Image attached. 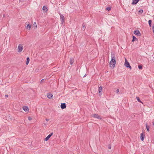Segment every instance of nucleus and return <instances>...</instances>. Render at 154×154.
<instances>
[{
    "label": "nucleus",
    "mask_w": 154,
    "mask_h": 154,
    "mask_svg": "<svg viewBox=\"0 0 154 154\" xmlns=\"http://www.w3.org/2000/svg\"><path fill=\"white\" fill-rule=\"evenodd\" d=\"M111 60L109 62V65L111 67L113 68L116 65V57L113 54H111Z\"/></svg>",
    "instance_id": "nucleus-1"
},
{
    "label": "nucleus",
    "mask_w": 154,
    "mask_h": 154,
    "mask_svg": "<svg viewBox=\"0 0 154 154\" xmlns=\"http://www.w3.org/2000/svg\"><path fill=\"white\" fill-rule=\"evenodd\" d=\"M125 66L127 68H129L130 69H131V67L130 66L129 63L128 61L126 58H125V63L124 64Z\"/></svg>",
    "instance_id": "nucleus-2"
},
{
    "label": "nucleus",
    "mask_w": 154,
    "mask_h": 154,
    "mask_svg": "<svg viewBox=\"0 0 154 154\" xmlns=\"http://www.w3.org/2000/svg\"><path fill=\"white\" fill-rule=\"evenodd\" d=\"M23 46L22 44H20L18 47L17 51L18 52L20 53L22 52L23 50Z\"/></svg>",
    "instance_id": "nucleus-3"
},
{
    "label": "nucleus",
    "mask_w": 154,
    "mask_h": 154,
    "mask_svg": "<svg viewBox=\"0 0 154 154\" xmlns=\"http://www.w3.org/2000/svg\"><path fill=\"white\" fill-rule=\"evenodd\" d=\"M59 14L60 16V20L61 24H62L64 22V17L63 15L61 14L60 13H59Z\"/></svg>",
    "instance_id": "nucleus-4"
},
{
    "label": "nucleus",
    "mask_w": 154,
    "mask_h": 154,
    "mask_svg": "<svg viewBox=\"0 0 154 154\" xmlns=\"http://www.w3.org/2000/svg\"><path fill=\"white\" fill-rule=\"evenodd\" d=\"M93 116L96 118L98 119H101V118L100 116H99L97 114H94L93 115Z\"/></svg>",
    "instance_id": "nucleus-5"
},
{
    "label": "nucleus",
    "mask_w": 154,
    "mask_h": 154,
    "mask_svg": "<svg viewBox=\"0 0 154 154\" xmlns=\"http://www.w3.org/2000/svg\"><path fill=\"white\" fill-rule=\"evenodd\" d=\"M134 34L137 35L138 36H140L141 35V33L139 31L137 30H135L134 32Z\"/></svg>",
    "instance_id": "nucleus-6"
},
{
    "label": "nucleus",
    "mask_w": 154,
    "mask_h": 154,
    "mask_svg": "<svg viewBox=\"0 0 154 154\" xmlns=\"http://www.w3.org/2000/svg\"><path fill=\"white\" fill-rule=\"evenodd\" d=\"M53 132H52L51 133V134L48 135L47 137L45 138V140L46 141H47L50 138L51 136L53 134Z\"/></svg>",
    "instance_id": "nucleus-7"
},
{
    "label": "nucleus",
    "mask_w": 154,
    "mask_h": 154,
    "mask_svg": "<svg viewBox=\"0 0 154 154\" xmlns=\"http://www.w3.org/2000/svg\"><path fill=\"white\" fill-rule=\"evenodd\" d=\"M47 97L49 99H52L53 97V95L51 93H49L47 94Z\"/></svg>",
    "instance_id": "nucleus-8"
},
{
    "label": "nucleus",
    "mask_w": 154,
    "mask_h": 154,
    "mask_svg": "<svg viewBox=\"0 0 154 154\" xmlns=\"http://www.w3.org/2000/svg\"><path fill=\"white\" fill-rule=\"evenodd\" d=\"M61 108L62 109H63L65 108L66 107V105L65 103H62L61 104Z\"/></svg>",
    "instance_id": "nucleus-9"
},
{
    "label": "nucleus",
    "mask_w": 154,
    "mask_h": 154,
    "mask_svg": "<svg viewBox=\"0 0 154 154\" xmlns=\"http://www.w3.org/2000/svg\"><path fill=\"white\" fill-rule=\"evenodd\" d=\"M145 137V135H143V133H142L140 134V139L142 141H143Z\"/></svg>",
    "instance_id": "nucleus-10"
},
{
    "label": "nucleus",
    "mask_w": 154,
    "mask_h": 154,
    "mask_svg": "<svg viewBox=\"0 0 154 154\" xmlns=\"http://www.w3.org/2000/svg\"><path fill=\"white\" fill-rule=\"evenodd\" d=\"M140 1V0H133V2L132 3V5H136L138 2Z\"/></svg>",
    "instance_id": "nucleus-11"
},
{
    "label": "nucleus",
    "mask_w": 154,
    "mask_h": 154,
    "mask_svg": "<svg viewBox=\"0 0 154 154\" xmlns=\"http://www.w3.org/2000/svg\"><path fill=\"white\" fill-rule=\"evenodd\" d=\"M98 91L99 93L102 94V87L101 86H100L99 88Z\"/></svg>",
    "instance_id": "nucleus-12"
},
{
    "label": "nucleus",
    "mask_w": 154,
    "mask_h": 154,
    "mask_svg": "<svg viewBox=\"0 0 154 154\" xmlns=\"http://www.w3.org/2000/svg\"><path fill=\"white\" fill-rule=\"evenodd\" d=\"M23 110L26 112H27L29 110L28 107L27 106H24L23 107Z\"/></svg>",
    "instance_id": "nucleus-13"
},
{
    "label": "nucleus",
    "mask_w": 154,
    "mask_h": 154,
    "mask_svg": "<svg viewBox=\"0 0 154 154\" xmlns=\"http://www.w3.org/2000/svg\"><path fill=\"white\" fill-rule=\"evenodd\" d=\"M69 62L70 64L72 65L73 64L74 62V59L72 58H70Z\"/></svg>",
    "instance_id": "nucleus-14"
},
{
    "label": "nucleus",
    "mask_w": 154,
    "mask_h": 154,
    "mask_svg": "<svg viewBox=\"0 0 154 154\" xmlns=\"http://www.w3.org/2000/svg\"><path fill=\"white\" fill-rule=\"evenodd\" d=\"M145 125L147 131H149V126L148 125L147 123H146Z\"/></svg>",
    "instance_id": "nucleus-15"
},
{
    "label": "nucleus",
    "mask_w": 154,
    "mask_h": 154,
    "mask_svg": "<svg viewBox=\"0 0 154 154\" xmlns=\"http://www.w3.org/2000/svg\"><path fill=\"white\" fill-rule=\"evenodd\" d=\"M42 10L45 11H48V9L45 6H43L42 8Z\"/></svg>",
    "instance_id": "nucleus-16"
},
{
    "label": "nucleus",
    "mask_w": 154,
    "mask_h": 154,
    "mask_svg": "<svg viewBox=\"0 0 154 154\" xmlns=\"http://www.w3.org/2000/svg\"><path fill=\"white\" fill-rule=\"evenodd\" d=\"M85 25L84 24V23H83L82 26V30H85Z\"/></svg>",
    "instance_id": "nucleus-17"
},
{
    "label": "nucleus",
    "mask_w": 154,
    "mask_h": 154,
    "mask_svg": "<svg viewBox=\"0 0 154 154\" xmlns=\"http://www.w3.org/2000/svg\"><path fill=\"white\" fill-rule=\"evenodd\" d=\"M29 57H28L26 59V65H28L29 63Z\"/></svg>",
    "instance_id": "nucleus-18"
},
{
    "label": "nucleus",
    "mask_w": 154,
    "mask_h": 154,
    "mask_svg": "<svg viewBox=\"0 0 154 154\" xmlns=\"http://www.w3.org/2000/svg\"><path fill=\"white\" fill-rule=\"evenodd\" d=\"M31 27V26L29 24H28L26 26V28L28 29H29L30 30Z\"/></svg>",
    "instance_id": "nucleus-19"
},
{
    "label": "nucleus",
    "mask_w": 154,
    "mask_h": 154,
    "mask_svg": "<svg viewBox=\"0 0 154 154\" xmlns=\"http://www.w3.org/2000/svg\"><path fill=\"white\" fill-rule=\"evenodd\" d=\"M137 39L136 38V37H135L134 36H133V39L132 40V42H134L135 41H137Z\"/></svg>",
    "instance_id": "nucleus-20"
},
{
    "label": "nucleus",
    "mask_w": 154,
    "mask_h": 154,
    "mask_svg": "<svg viewBox=\"0 0 154 154\" xmlns=\"http://www.w3.org/2000/svg\"><path fill=\"white\" fill-rule=\"evenodd\" d=\"M136 98L137 99V100L138 101V102H139L141 103H142V102L140 100L139 97H136Z\"/></svg>",
    "instance_id": "nucleus-21"
},
{
    "label": "nucleus",
    "mask_w": 154,
    "mask_h": 154,
    "mask_svg": "<svg viewBox=\"0 0 154 154\" xmlns=\"http://www.w3.org/2000/svg\"><path fill=\"white\" fill-rule=\"evenodd\" d=\"M148 23L149 26L151 27V24L152 23V20H149L148 21Z\"/></svg>",
    "instance_id": "nucleus-22"
},
{
    "label": "nucleus",
    "mask_w": 154,
    "mask_h": 154,
    "mask_svg": "<svg viewBox=\"0 0 154 154\" xmlns=\"http://www.w3.org/2000/svg\"><path fill=\"white\" fill-rule=\"evenodd\" d=\"M33 26L34 27H35L36 28H37V25L36 23L35 22L34 23Z\"/></svg>",
    "instance_id": "nucleus-23"
},
{
    "label": "nucleus",
    "mask_w": 154,
    "mask_h": 154,
    "mask_svg": "<svg viewBox=\"0 0 154 154\" xmlns=\"http://www.w3.org/2000/svg\"><path fill=\"white\" fill-rule=\"evenodd\" d=\"M106 9L107 11H110L111 9V7H108L106 8Z\"/></svg>",
    "instance_id": "nucleus-24"
},
{
    "label": "nucleus",
    "mask_w": 154,
    "mask_h": 154,
    "mask_svg": "<svg viewBox=\"0 0 154 154\" xmlns=\"http://www.w3.org/2000/svg\"><path fill=\"white\" fill-rule=\"evenodd\" d=\"M138 67L139 69H142V65H139L138 66Z\"/></svg>",
    "instance_id": "nucleus-25"
},
{
    "label": "nucleus",
    "mask_w": 154,
    "mask_h": 154,
    "mask_svg": "<svg viewBox=\"0 0 154 154\" xmlns=\"http://www.w3.org/2000/svg\"><path fill=\"white\" fill-rule=\"evenodd\" d=\"M138 12L140 14H142L143 12V10L142 9H140L139 11Z\"/></svg>",
    "instance_id": "nucleus-26"
},
{
    "label": "nucleus",
    "mask_w": 154,
    "mask_h": 154,
    "mask_svg": "<svg viewBox=\"0 0 154 154\" xmlns=\"http://www.w3.org/2000/svg\"><path fill=\"white\" fill-rule=\"evenodd\" d=\"M28 119L29 120H32V118H31V117H30V116H29L28 117Z\"/></svg>",
    "instance_id": "nucleus-27"
},
{
    "label": "nucleus",
    "mask_w": 154,
    "mask_h": 154,
    "mask_svg": "<svg viewBox=\"0 0 154 154\" xmlns=\"http://www.w3.org/2000/svg\"><path fill=\"white\" fill-rule=\"evenodd\" d=\"M119 92V89H117V90L116 91V93L117 94H118Z\"/></svg>",
    "instance_id": "nucleus-28"
},
{
    "label": "nucleus",
    "mask_w": 154,
    "mask_h": 154,
    "mask_svg": "<svg viewBox=\"0 0 154 154\" xmlns=\"http://www.w3.org/2000/svg\"><path fill=\"white\" fill-rule=\"evenodd\" d=\"M44 81V79H42L41 81V83H42Z\"/></svg>",
    "instance_id": "nucleus-29"
},
{
    "label": "nucleus",
    "mask_w": 154,
    "mask_h": 154,
    "mask_svg": "<svg viewBox=\"0 0 154 154\" xmlns=\"http://www.w3.org/2000/svg\"><path fill=\"white\" fill-rule=\"evenodd\" d=\"M108 147L109 149H110L111 148V146L110 145H109L108 146Z\"/></svg>",
    "instance_id": "nucleus-30"
},
{
    "label": "nucleus",
    "mask_w": 154,
    "mask_h": 154,
    "mask_svg": "<svg viewBox=\"0 0 154 154\" xmlns=\"http://www.w3.org/2000/svg\"><path fill=\"white\" fill-rule=\"evenodd\" d=\"M152 29L153 32L154 33V26L152 27Z\"/></svg>",
    "instance_id": "nucleus-31"
},
{
    "label": "nucleus",
    "mask_w": 154,
    "mask_h": 154,
    "mask_svg": "<svg viewBox=\"0 0 154 154\" xmlns=\"http://www.w3.org/2000/svg\"><path fill=\"white\" fill-rule=\"evenodd\" d=\"M5 97H8V95L7 94H6L5 95Z\"/></svg>",
    "instance_id": "nucleus-32"
},
{
    "label": "nucleus",
    "mask_w": 154,
    "mask_h": 154,
    "mask_svg": "<svg viewBox=\"0 0 154 154\" xmlns=\"http://www.w3.org/2000/svg\"><path fill=\"white\" fill-rule=\"evenodd\" d=\"M46 120L47 121H49V119H46Z\"/></svg>",
    "instance_id": "nucleus-33"
},
{
    "label": "nucleus",
    "mask_w": 154,
    "mask_h": 154,
    "mask_svg": "<svg viewBox=\"0 0 154 154\" xmlns=\"http://www.w3.org/2000/svg\"><path fill=\"white\" fill-rule=\"evenodd\" d=\"M86 74H85L84 75V76H83V77H86Z\"/></svg>",
    "instance_id": "nucleus-34"
},
{
    "label": "nucleus",
    "mask_w": 154,
    "mask_h": 154,
    "mask_svg": "<svg viewBox=\"0 0 154 154\" xmlns=\"http://www.w3.org/2000/svg\"><path fill=\"white\" fill-rule=\"evenodd\" d=\"M153 125L154 126V122H153Z\"/></svg>",
    "instance_id": "nucleus-35"
}]
</instances>
